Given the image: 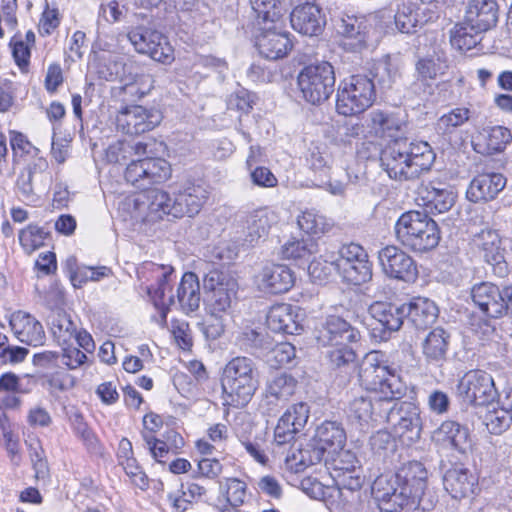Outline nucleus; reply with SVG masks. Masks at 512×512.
<instances>
[{
	"label": "nucleus",
	"mask_w": 512,
	"mask_h": 512,
	"mask_svg": "<svg viewBox=\"0 0 512 512\" xmlns=\"http://www.w3.org/2000/svg\"><path fill=\"white\" fill-rule=\"evenodd\" d=\"M359 380L367 389L380 390L390 400L400 399L404 394V387L396 376V369L388 365L370 363L360 370Z\"/></svg>",
	"instance_id": "obj_15"
},
{
	"label": "nucleus",
	"mask_w": 512,
	"mask_h": 512,
	"mask_svg": "<svg viewBox=\"0 0 512 512\" xmlns=\"http://www.w3.org/2000/svg\"><path fill=\"white\" fill-rule=\"evenodd\" d=\"M448 68L446 62L440 57L419 59L416 63V72L424 80H434L438 75L444 74Z\"/></svg>",
	"instance_id": "obj_56"
},
{
	"label": "nucleus",
	"mask_w": 512,
	"mask_h": 512,
	"mask_svg": "<svg viewBox=\"0 0 512 512\" xmlns=\"http://www.w3.org/2000/svg\"><path fill=\"white\" fill-rule=\"evenodd\" d=\"M470 118V110L465 107H457L442 115L437 122L438 129L443 133H452L456 128L462 126Z\"/></svg>",
	"instance_id": "obj_53"
},
{
	"label": "nucleus",
	"mask_w": 512,
	"mask_h": 512,
	"mask_svg": "<svg viewBox=\"0 0 512 512\" xmlns=\"http://www.w3.org/2000/svg\"><path fill=\"white\" fill-rule=\"evenodd\" d=\"M294 271L286 264L268 262L256 276L259 290L267 294H283L295 284Z\"/></svg>",
	"instance_id": "obj_17"
},
{
	"label": "nucleus",
	"mask_w": 512,
	"mask_h": 512,
	"mask_svg": "<svg viewBox=\"0 0 512 512\" xmlns=\"http://www.w3.org/2000/svg\"><path fill=\"white\" fill-rule=\"evenodd\" d=\"M48 237H50V232L36 224H29L19 232V242L28 253L42 247Z\"/></svg>",
	"instance_id": "obj_46"
},
{
	"label": "nucleus",
	"mask_w": 512,
	"mask_h": 512,
	"mask_svg": "<svg viewBox=\"0 0 512 512\" xmlns=\"http://www.w3.org/2000/svg\"><path fill=\"white\" fill-rule=\"evenodd\" d=\"M292 28L304 36H319L326 26V16L315 3L305 2L296 5L290 13Z\"/></svg>",
	"instance_id": "obj_19"
},
{
	"label": "nucleus",
	"mask_w": 512,
	"mask_h": 512,
	"mask_svg": "<svg viewBox=\"0 0 512 512\" xmlns=\"http://www.w3.org/2000/svg\"><path fill=\"white\" fill-rule=\"evenodd\" d=\"M443 485L453 498H464L473 492L475 478L467 469L455 467L446 471Z\"/></svg>",
	"instance_id": "obj_31"
},
{
	"label": "nucleus",
	"mask_w": 512,
	"mask_h": 512,
	"mask_svg": "<svg viewBox=\"0 0 512 512\" xmlns=\"http://www.w3.org/2000/svg\"><path fill=\"white\" fill-rule=\"evenodd\" d=\"M511 140V132L506 127H485L473 141V147L477 153L492 155L503 151Z\"/></svg>",
	"instance_id": "obj_28"
},
{
	"label": "nucleus",
	"mask_w": 512,
	"mask_h": 512,
	"mask_svg": "<svg viewBox=\"0 0 512 512\" xmlns=\"http://www.w3.org/2000/svg\"><path fill=\"white\" fill-rule=\"evenodd\" d=\"M404 486V473L402 471L393 475H380L372 485V494L377 503L391 498Z\"/></svg>",
	"instance_id": "obj_42"
},
{
	"label": "nucleus",
	"mask_w": 512,
	"mask_h": 512,
	"mask_svg": "<svg viewBox=\"0 0 512 512\" xmlns=\"http://www.w3.org/2000/svg\"><path fill=\"white\" fill-rule=\"evenodd\" d=\"M255 47L259 55L267 60L285 58L293 48L292 35L277 23L257 25Z\"/></svg>",
	"instance_id": "obj_11"
},
{
	"label": "nucleus",
	"mask_w": 512,
	"mask_h": 512,
	"mask_svg": "<svg viewBox=\"0 0 512 512\" xmlns=\"http://www.w3.org/2000/svg\"><path fill=\"white\" fill-rule=\"evenodd\" d=\"M270 227V214L266 208H259L252 211L246 219V242L253 245L260 238L268 234Z\"/></svg>",
	"instance_id": "obj_39"
},
{
	"label": "nucleus",
	"mask_w": 512,
	"mask_h": 512,
	"mask_svg": "<svg viewBox=\"0 0 512 512\" xmlns=\"http://www.w3.org/2000/svg\"><path fill=\"white\" fill-rule=\"evenodd\" d=\"M301 428L296 427L290 412H285L274 429V439L278 445H285L295 439Z\"/></svg>",
	"instance_id": "obj_54"
},
{
	"label": "nucleus",
	"mask_w": 512,
	"mask_h": 512,
	"mask_svg": "<svg viewBox=\"0 0 512 512\" xmlns=\"http://www.w3.org/2000/svg\"><path fill=\"white\" fill-rule=\"evenodd\" d=\"M383 272L390 278L405 282L414 281L418 270L414 259L395 245H387L378 252Z\"/></svg>",
	"instance_id": "obj_16"
},
{
	"label": "nucleus",
	"mask_w": 512,
	"mask_h": 512,
	"mask_svg": "<svg viewBox=\"0 0 512 512\" xmlns=\"http://www.w3.org/2000/svg\"><path fill=\"white\" fill-rule=\"evenodd\" d=\"M506 178L500 173L477 175L467 189V198L472 202L494 199L505 187Z\"/></svg>",
	"instance_id": "obj_25"
},
{
	"label": "nucleus",
	"mask_w": 512,
	"mask_h": 512,
	"mask_svg": "<svg viewBox=\"0 0 512 512\" xmlns=\"http://www.w3.org/2000/svg\"><path fill=\"white\" fill-rule=\"evenodd\" d=\"M404 473V486L398 492L378 503L383 512H401L412 505H420L422 496L427 487L428 472L424 465L418 461L410 462Z\"/></svg>",
	"instance_id": "obj_6"
},
{
	"label": "nucleus",
	"mask_w": 512,
	"mask_h": 512,
	"mask_svg": "<svg viewBox=\"0 0 512 512\" xmlns=\"http://www.w3.org/2000/svg\"><path fill=\"white\" fill-rule=\"evenodd\" d=\"M474 243L485 261L495 267V272L499 275L505 274V249L502 247V240L498 232L493 229H483L475 235Z\"/></svg>",
	"instance_id": "obj_23"
},
{
	"label": "nucleus",
	"mask_w": 512,
	"mask_h": 512,
	"mask_svg": "<svg viewBox=\"0 0 512 512\" xmlns=\"http://www.w3.org/2000/svg\"><path fill=\"white\" fill-rule=\"evenodd\" d=\"M396 27L402 33H412L418 24V14L411 0H403L394 15Z\"/></svg>",
	"instance_id": "obj_47"
},
{
	"label": "nucleus",
	"mask_w": 512,
	"mask_h": 512,
	"mask_svg": "<svg viewBox=\"0 0 512 512\" xmlns=\"http://www.w3.org/2000/svg\"><path fill=\"white\" fill-rule=\"evenodd\" d=\"M50 330L58 341L67 342L75 331L74 324L65 311L61 309L53 310L47 318Z\"/></svg>",
	"instance_id": "obj_44"
},
{
	"label": "nucleus",
	"mask_w": 512,
	"mask_h": 512,
	"mask_svg": "<svg viewBox=\"0 0 512 512\" xmlns=\"http://www.w3.org/2000/svg\"><path fill=\"white\" fill-rule=\"evenodd\" d=\"M256 377L253 362L245 356L232 359L225 367L222 380Z\"/></svg>",
	"instance_id": "obj_51"
},
{
	"label": "nucleus",
	"mask_w": 512,
	"mask_h": 512,
	"mask_svg": "<svg viewBox=\"0 0 512 512\" xmlns=\"http://www.w3.org/2000/svg\"><path fill=\"white\" fill-rule=\"evenodd\" d=\"M127 38L139 54L148 55L152 60L162 64H169L174 60V50L167 37L151 26L131 27Z\"/></svg>",
	"instance_id": "obj_8"
},
{
	"label": "nucleus",
	"mask_w": 512,
	"mask_h": 512,
	"mask_svg": "<svg viewBox=\"0 0 512 512\" xmlns=\"http://www.w3.org/2000/svg\"><path fill=\"white\" fill-rule=\"evenodd\" d=\"M334 67L327 61L305 65L297 76L302 98L311 105H320L334 92Z\"/></svg>",
	"instance_id": "obj_5"
},
{
	"label": "nucleus",
	"mask_w": 512,
	"mask_h": 512,
	"mask_svg": "<svg viewBox=\"0 0 512 512\" xmlns=\"http://www.w3.org/2000/svg\"><path fill=\"white\" fill-rule=\"evenodd\" d=\"M87 361V354H34L33 364L47 370L55 368L73 370Z\"/></svg>",
	"instance_id": "obj_38"
},
{
	"label": "nucleus",
	"mask_w": 512,
	"mask_h": 512,
	"mask_svg": "<svg viewBox=\"0 0 512 512\" xmlns=\"http://www.w3.org/2000/svg\"><path fill=\"white\" fill-rule=\"evenodd\" d=\"M141 435L151 456L157 462L165 463V458L172 452V447L169 446L167 441L158 439L147 431H142Z\"/></svg>",
	"instance_id": "obj_57"
},
{
	"label": "nucleus",
	"mask_w": 512,
	"mask_h": 512,
	"mask_svg": "<svg viewBox=\"0 0 512 512\" xmlns=\"http://www.w3.org/2000/svg\"><path fill=\"white\" fill-rule=\"evenodd\" d=\"M465 21L478 31H488L498 21L497 2L495 0H470L466 9Z\"/></svg>",
	"instance_id": "obj_26"
},
{
	"label": "nucleus",
	"mask_w": 512,
	"mask_h": 512,
	"mask_svg": "<svg viewBox=\"0 0 512 512\" xmlns=\"http://www.w3.org/2000/svg\"><path fill=\"white\" fill-rule=\"evenodd\" d=\"M10 145L14 157L30 154L37 156L39 153V149L35 147L23 133L18 131H10Z\"/></svg>",
	"instance_id": "obj_59"
},
{
	"label": "nucleus",
	"mask_w": 512,
	"mask_h": 512,
	"mask_svg": "<svg viewBox=\"0 0 512 512\" xmlns=\"http://www.w3.org/2000/svg\"><path fill=\"white\" fill-rule=\"evenodd\" d=\"M370 76L354 75V114L363 112L369 108L376 98L373 78L378 77V72L370 71Z\"/></svg>",
	"instance_id": "obj_37"
},
{
	"label": "nucleus",
	"mask_w": 512,
	"mask_h": 512,
	"mask_svg": "<svg viewBox=\"0 0 512 512\" xmlns=\"http://www.w3.org/2000/svg\"><path fill=\"white\" fill-rule=\"evenodd\" d=\"M173 272V267H169L167 270L163 271L159 276H157L155 284H151L147 288L148 295L153 300L154 305L161 309L163 316H165L166 311L168 310V308L165 307V294L166 291H171L170 282Z\"/></svg>",
	"instance_id": "obj_45"
},
{
	"label": "nucleus",
	"mask_w": 512,
	"mask_h": 512,
	"mask_svg": "<svg viewBox=\"0 0 512 512\" xmlns=\"http://www.w3.org/2000/svg\"><path fill=\"white\" fill-rule=\"evenodd\" d=\"M316 252L317 244L311 237L289 241L282 248L283 257L299 262V266L309 263Z\"/></svg>",
	"instance_id": "obj_41"
},
{
	"label": "nucleus",
	"mask_w": 512,
	"mask_h": 512,
	"mask_svg": "<svg viewBox=\"0 0 512 512\" xmlns=\"http://www.w3.org/2000/svg\"><path fill=\"white\" fill-rule=\"evenodd\" d=\"M204 300L213 315L226 312L236 298L238 282L229 273L213 268L203 277Z\"/></svg>",
	"instance_id": "obj_7"
},
{
	"label": "nucleus",
	"mask_w": 512,
	"mask_h": 512,
	"mask_svg": "<svg viewBox=\"0 0 512 512\" xmlns=\"http://www.w3.org/2000/svg\"><path fill=\"white\" fill-rule=\"evenodd\" d=\"M372 279V263L362 246L354 244V286L362 285Z\"/></svg>",
	"instance_id": "obj_49"
},
{
	"label": "nucleus",
	"mask_w": 512,
	"mask_h": 512,
	"mask_svg": "<svg viewBox=\"0 0 512 512\" xmlns=\"http://www.w3.org/2000/svg\"><path fill=\"white\" fill-rule=\"evenodd\" d=\"M177 300L181 308L193 312L199 308L201 301L200 283L194 272H185L177 288Z\"/></svg>",
	"instance_id": "obj_32"
},
{
	"label": "nucleus",
	"mask_w": 512,
	"mask_h": 512,
	"mask_svg": "<svg viewBox=\"0 0 512 512\" xmlns=\"http://www.w3.org/2000/svg\"><path fill=\"white\" fill-rule=\"evenodd\" d=\"M455 194L442 183H422L417 188V200L427 212L440 214L447 212L455 203Z\"/></svg>",
	"instance_id": "obj_21"
},
{
	"label": "nucleus",
	"mask_w": 512,
	"mask_h": 512,
	"mask_svg": "<svg viewBox=\"0 0 512 512\" xmlns=\"http://www.w3.org/2000/svg\"><path fill=\"white\" fill-rule=\"evenodd\" d=\"M384 412L387 413V423L393 426L398 437L408 442L420 439L422 422L419 409L413 403L396 402L390 408L384 409Z\"/></svg>",
	"instance_id": "obj_14"
},
{
	"label": "nucleus",
	"mask_w": 512,
	"mask_h": 512,
	"mask_svg": "<svg viewBox=\"0 0 512 512\" xmlns=\"http://www.w3.org/2000/svg\"><path fill=\"white\" fill-rule=\"evenodd\" d=\"M13 59L21 72H28L31 57V47L23 40L11 41Z\"/></svg>",
	"instance_id": "obj_62"
},
{
	"label": "nucleus",
	"mask_w": 512,
	"mask_h": 512,
	"mask_svg": "<svg viewBox=\"0 0 512 512\" xmlns=\"http://www.w3.org/2000/svg\"><path fill=\"white\" fill-rule=\"evenodd\" d=\"M296 385L297 381L291 375L283 373L275 376L267 381L264 394L265 399L272 405L286 402L295 393Z\"/></svg>",
	"instance_id": "obj_36"
},
{
	"label": "nucleus",
	"mask_w": 512,
	"mask_h": 512,
	"mask_svg": "<svg viewBox=\"0 0 512 512\" xmlns=\"http://www.w3.org/2000/svg\"><path fill=\"white\" fill-rule=\"evenodd\" d=\"M119 465L123 467L126 475L135 486L142 490L148 487V477L138 465L136 458L123 461L122 463H119Z\"/></svg>",
	"instance_id": "obj_61"
},
{
	"label": "nucleus",
	"mask_w": 512,
	"mask_h": 512,
	"mask_svg": "<svg viewBox=\"0 0 512 512\" xmlns=\"http://www.w3.org/2000/svg\"><path fill=\"white\" fill-rule=\"evenodd\" d=\"M450 341V333L438 327L421 338V345L425 352H446L450 347Z\"/></svg>",
	"instance_id": "obj_52"
},
{
	"label": "nucleus",
	"mask_w": 512,
	"mask_h": 512,
	"mask_svg": "<svg viewBox=\"0 0 512 512\" xmlns=\"http://www.w3.org/2000/svg\"><path fill=\"white\" fill-rule=\"evenodd\" d=\"M240 350H263L265 352H288V350L267 332H258L254 329L242 332L236 341Z\"/></svg>",
	"instance_id": "obj_33"
},
{
	"label": "nucleus",
	"mask_w": 512,
	"mask_h": 512,
	"mask_svg": "<svg viewBox=\"0 0 512 512\" xmlns=\"http://www.w3.org/2000/svg\"><path fill=\"white\" fill-rule=\"evenodd\" d=\"M435 153L427 142H410L407 138L393 139L381 152L380 164L396 181H412L430 170Z\"/></svg>",
	"instance_id": "obj_2"
},
{
	"label": "nucleus",
	"mask_w": 512,
	"mask_h": 512,
	"mask_svg": "<svg viewBox=\"0 0 512 512\" xmlns=\"http://www.w3.org/2000/svg\"><path fill=\"white\" fill-rule=\"evenodd\" d=\"M171 165L163 158H144L132 161L125 170V179L133 186L149 193L150 186L166 181L171 176Z\"/></svg>",
	"instance_id": "obj_9"
},
{
	"label": "nucleus",
	"mask_w": 512,
	"mask_h": 512,
	"mask_svg": "<svg viewBox=\"0 0 512 512\" xmlns=\"http://www.w3.org/2000/svg\"><path fill=\"white\" fill-rule=\"evenodd\" d=\"M484 31L472 28L466 21L462 24H457L451 30L450 41L452 46L460 51H469L477 47L482 41V34Z\"/></svg>",
	"instance_id": "obj_40"
},
{
	"label": "nucleus",
	"mask_w": 512,
	"mask_h": 512,
	"mask_svg": "<svg viewBox=\"0 0 512 512\" xmlns=\"http://www.w3.org/2000/svg\"><path fill=\"white\" fill-rule=\"evenodd\" d=\"M315 438L320 447L317 449L315 459L320 461L325 450L337 454L333 460L331 476L337 486L339 498L348 501L352 493V453L344 450L346 433L337 422L325 421L316 430Z\"/></svg>",
	"instance_id": "obj_3"
},
{
	"label": "nucleus",
	"mask_w": 512,
	"mask_h": 512,
	"mask_svg": "<svg viewBox=\"0 0 512 512\" xmlns=\"http://www.w3.org/2000/svg\"><path fill=\"white\" fill-rule=\"evenodd\" d=\"M225 402L234 407L246 406L254 395L258 380L256 377L221 380Z\"/></svg>",
	"instance_id": "obj_27"
},
{
	"label": "nucleus",
	"mask_w": 512,
	"mask_h": 512,
	"mask_svg": "<svg viewBox=\"0 0 512 512\" xmlns=\"http://www.w3.org/2000/svg\"><path fill=\"white\" fill-rule=\"evenodd\" d=\"M371 316L386 330L397 331L406 318L404 304L396 306L384 302H375L369 306Z\"/></svg>",
	"instance_id": "obj_30"
},
{
	"label": "nucleus",
	"mask_w": 512,
	"mask_h": 512,
	"mask_svg": "<svg viewBox=\"0 0 512 512\" xmlns=\"http://www.w3.org/2000/svg\"><path fill=\"white\" fill-rule=\"evenodd\" d=\"M336 111L344 117H352V82H342L337 91Z\"/></svg>",
	"instance_id": "obj_60"
},
{
	"label": "nucleus",
	"mask_w": 512,
	"mask_h": 512,
	"mask_svg": "<svg viewBox=\"0 0 512 512\" xmlns=\"http://www.w3.org/2000/svg\"><path fill=\"white\" fill-rule=\"evenodd\" d=\"M367 127L371 134L393 138L396 137V133L404 130L406 122L395 114L374 111L370 113L369 119H367Z\"/></svg>",
	"instance_id": "obj_34"
},
{
	"label": "nucleus",
	"mask_w": 512,
	"mask_h": 512,
	"mask_svg": "<svg viewBox=\"0 0 512 512\" xmlns=\"http://www.w3.org/2000/svg\"><path fill=\"white\" fill-rule=\"evenodd\" d=\"M511 422V411H508V408L505 406L487 411L483 418V423L490 433L493 434H501L509 428Z\"/></svg>",
	"instance_id": "obj_50"
},
{
	"label": "nucleus",
	"mask_w": 512,
	"mask_h": 512,
	"mask_svg": "<svg viewBox=\"0 0 512 512\" xmlns=\"http://www.w3.org/2000/svg\"><path fill=\"white\" fill-rule=\"evenodd\" d=\"M163 119L156 108L130 105L122 108L116 117V127L124 134L137 136L157 127Z\"/></svg>",
	"instance_id": "obj_13"
},
{
	"label": "nucleus",
	"mask_w": 512,
	"mask_h": 512,
	"mask_svg": "<svg viewBox=\"0 0 512 512\" xmlns=\"http://www.w3.org/2000/svg\"><path fill=\"white\" fill-rule=\"evenodd\" d=\"M471 298L486 316L498 318L504 314L502 290L491 282L475 284L471 289Z\"/></svg>",
	"instance_id": "obj_24"
},
{
	"label": "nucleus",
	"mask_w": 512,
	"mask_h": 512,
	"mask_svg": "<svg viewBox=\"0 0 512 512\" xmlns=\"http://www.w3.org/2000/svg\"><path fill=\"white\" fill-rule=\"evenodd\" d=\"M316 342L320 347H338L332 352H352L348 343L352 342V326L340 316L330 315L317 331Z\"/></svg>",
	"instance_id": "obj_18"
},
{
	"label": "nucleus",
	"mask_w": 512,
	"mask_h": 512,
	"mask_svg": "<svg viewBox=\"0 0 512 512\" xmlns=\"http://www.w3.org/2000/svg\"><path fill=\"white\" fill-rule=\"evenodd\" d=\"M351 244L344 245L339 251V257L327 265L319 261L311 260L308 263L307 270L311 280L319 285L325 284L328 281L331 267H333L344 284L347 285V290H350L351 285V271H352V258L350 254Z\"/></svg>",
	"instance_id": "obj_20"
},
{
	"label": "nucleus",
	"mask_w": 512,
	"mask_h": 512,
	"mask_svg": "<svg viewBox=\"0 0 512 512\" xmlns=\"http://www.w3.org/2000/svg\"><path fill=\"white\" fill-rule=\"evenodd\" d=\"M258 100L256 93L249 91L245 88L236 90L229 99V106L236 108L244 114H248L253 109Z\"/></svg>",
	"instance_id": "obj_58"
},
{
	"label": "nucleus",
	"mask_w": 512,
	"mask_h": 512,
	"mask_svg": "<svg viewBox=\"0 0 512 512\" xmlns=\"http://www.w3.org/2000/svg\"><path fill=\"white\" fill-rule=\"evenodd\" d=\"M391 18V13L385 10L355 17L357 25L354 26V53L356 51H373L377 47L384 29L391 22Z\"/></svg>",
	"instance_id": "obj_12"
},
{
	"label": "nucleus",
	"mask_w": 512,
	"mask_h": 512,
	"mask_svg": "<svg viewBox=\"0 0 512 512\" xmlns=\"http://www.w3.org/2000/svg\"><path fill=\"white\" fill-rule=\"evenodd\" d=\"M9 324L20 342L32 347H38L44 343L43 327L31 314L21 310L16 311L11 314Z\"/></svg>",
	"instance_id": "obj_22"
},
{
	"label": "nucleus",
	"mask_w": 512,
	"mask_h": 512,
	"mask_svg": "<svg viewBox=\"0 0 512 512\" xmlns=\"http://www.w3.org/2000/svg\"><path fill=\"white\" fill-rule=\"evenodd\" d=\"M257 25L278 23L283 15L280 0H250Z\"/></svg>",
	"instance_id": "obj_43"
},
{
	"label": "nucleus",
	"mask_w": 512,
	"mask_h": 512,
	"mask_svg": "<svg viewBox=\"0 0 512 512\" xmlns=\"http://www.w3.org/2000/svg\"><path fill=\"white\" fill-rule=\"evenodd\" d=\"M437 441L464 453L469 447L468 429L455 421H444L435 431Z\"/></svg>",
	"instance_id": "obj_35"
},
{
	"label": "nucleus",
	"mask_w": 512,
	"mask_h": 512,
	"mask_svg": "<svg viewBox=\"0 0 512 512\" xmlns=\"http://www.w3.org/2000/svg\"><path fill=\"white\" fill-rule=\"evenodd\" d=\"M395 234L405 248L416 253L435 249L441 239L438 224L420 211L403 213L395 224Z\"/></svg>",
	"instance_id": "obj_4"
},
{
	"label": "nucleus",
	"mask_w": 512,
	"mask_h": 512,
	"mask_svg": "<svg viewBox=\"0 0 512 512\" xmlns=\"http://www.w3.org/2000/svg\"><path fill=\"white\" fill-rule=\"evenodd\" d=\"M208 186L202 179L185 178L173 187L172 195L162 189L149 193L148 216L152 220L194 217L209 198Z\"/></svg>",
	"instance_id": "obj_1"
},
{
	"label": "nucleus",
	"mask_w": 512,
	"mask_h": 512,
	"mask_svg": "<svg viewBox=\"0 0 512 512\" xmlns=\"http://www.w3.org/2000/svg\"><path fill=\"white\" fill-rule=\"evenodd\" d=\"M299 228L308 235H320L326 232L329 224L325 217L317 214L315 211H305L298 217Z\"/></svg>",
	"instance_id": "obj_55"
},
{
	"label": "nucleus",
	"mask_w": 512,
	"mask_h": 512,
	"mask_svg": "<svg viewBox=\"0 0 512 512\" xmlns=\"http://www.w3.org/2000/svg\"><path fill=\"white\" fill-rule=\"evenodd\" d=\"M257 489L264 495L279 500L283 496V489L279 481L271 475L261 477L257 482Z\"/></svg>",
	"instance_id": "obj_64"
},
{
	"label": "nucleus",
	"mask_w": 512,
	"mask_h": 512,
	"mask_svg": "<svg viewBox=\"0 0 512 512\" xmlns=\"http://www.w3.org/2000/svg\"><path fill=\"white\" fill-rule=\"evenodd\" d=\"M220 492L225 495L230 506L239 507L245 501L247 485L238 478H226L224 482H220Z\"/></svg>",
	"instance_id": "obj_48"
},
{
	"label": "nucleus",
	"mask_w": 512,
	"mask_h": 512,
	"mask_svg": "<svg viewBox=\"0 0 512 512\" xmlns=\"http://www.w3.org/2000/svg\"><path fill=\"white\" fill-rule=\"evenodd\" d=\"M404 312H406L407 320L416 329H426L436 321L439 311L432 300L416 297L404 304Z\"/></svg>",
	"instance_id": "obj_29"
},
{
	"label": "nucleus",
	"mask_w": 512,
	"mask_h": 512,
	"mask_svg": "<svg viewBox=\"0 0 512 512\" xmlns=\"http://www.w3.org/2000/svg\"><path fill=\"white\" fill-rule=\"evenodd\" d=\"M45 376L48 377L51 393L67 391L75 384L74 377L66 372L55 371Z\"/></svg>",
	"instance_id": "obj_63"
},
{
	"label": "nucleus",
	"mask_w": 512,
	"mask_h": 512,
	"mask_svg": "<svg viewBox=\"0 0 512 512\" xmlns=\"http://www.w3.org/2000/svg\"><path fill=\"white\" fill-rule=\"evenodd\" d=\"M457 392L464 403L474 406L488 405L498 396L492 376L480 369L465 373L459 380Z\"/></svg>",
	"instance_id": "obj_10"
}]
</instances>
